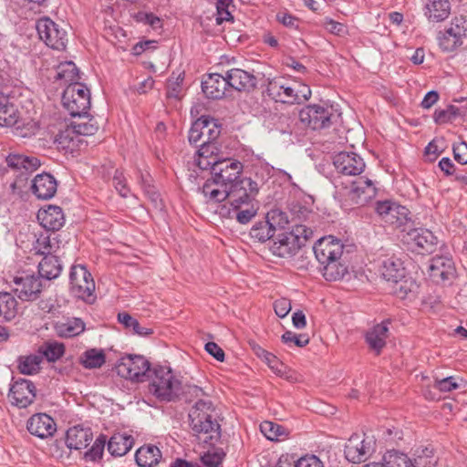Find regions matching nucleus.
Returning a JSON list of instances; mask_svg holds the SVG:
<instances>
[{
  "label": "nucleus",
  "mask_w": 467,
  "mask_h": 467,
  "mask_svg": "<svg viewBox=\"0 0 467 467\" xmlns=\"http://www.w3.org/2000/svg\"><path fill=\"white\" fill-rule=\"evenodd\" d=\"M389 336V327L388 324L382 322L370 328L366 334V341L368 344L369 348L376 352V354H379L381 349L386 345V339Z\"/></svg>",
  "instance_id": "32"
},
{
  "label": "nucleus",
  "mask_w": 467,
  "mask_h": 467,
  "mask_svg": "<svg viewBox=\"0 0 467 467\" xmlns=\"http://www.w3.org/2000/svg\"><path fill=\"white\" fill-rule=\"evenodd\" d=\"M189 417L192 430L200 441L213 446L220 440L221 427L213 417L210 400L200 399L191 410Z\"/></svg>",
  "instance_id": "1"
},
{
  "label": "nucleus",
  "mask_w": 467,
  "mask_h": 467,
  "mask_svg": "<svg viewBox=\"0 0 467 467\" xmlns=\"http://www.w3.org/2000/svg\"><path fill=\"white\" fill-rule=\"evenodd\" d=\"M57 80H63L65 83H78V70L72 61H65L60 63L57 67V75L55 77Z\"/></svg>",
  "instance_id": "46"
},
{
  "label": "nucleus",
  "mask_w": 467,
  "mask_h": 467,
  "mask_svg": "<svg viewBox=\"0 0 467 467\" xmlns=\"http://www.w3.org/2000/svg\"><path fill=\"white\" fill-rule=\"evenodd\" d=\"M462 19H455L443 32H439L438 42L440 47L446 52L455 50L462 44V37L466 36V29Z\"/></svg>",
  "instance_id": "17"
},
{
  "label": "nucleus",
  "mask_w": 467,
  "mask_h": 467,
  "mask_svg": "<svg viewBox=\"0 0 467 467\" xmlns=\"http://www.w3.org/2000/svg\"><path fill=\"white\" fill-rule=\"evenodd\" d=\"M161 452L155 445H144L137 450L135 460L140 467H154L160 462Z\"/></svg>",
  "instance_id": "33"
},
{
  "label": "nucleus",
  "mask_w": 467,
  "mask_h": 467,
  "mask_svg": "<svg viewBox=\"0 0 467 467\" xmlns=\"http://www.w3.org/2000/svg\"><path fill=\"white\" fill-rule=\"evenodd\" d=\"M92 440V432L89 428L79 425L74 426L67 431L66 443L69 449L81 450L86 448Z\"/></svg>",
  "instance_id": "31"
},
{
  "label": "nucleus",
  "mask_w": 467,
  "mask_h": 467,
  "mask_svg": "<svg viewBox=\"0 0 467 467\" xmlns=\"http://www.w3.org/2000/svg\"><path fill=\"white\" fill-rule=\"evenodd\" d=\"M375 450V441L369 437L353 434L345 445V457L353 463L365 462Z\"/></svg>",
  "instance_id": "9"
},
{
  "label": "nucleus",
  "mask_w": 467,
  "mask_h": 467,
  "mask_svg": "<svg viewBox=\"0 0 467 467\" xmlns=\"http://www.w3.org/2000/svg\"><path fill=\"white\" fill-rule=\"evenodd\" d=\"M266 92L276 102L293 104L296 100V89L280 78L268 81Z\"/></svg>",
  "instance_id": "24"
},
{
  "label": "nucleus",
  "mask_w": 467,
  "mask_h": 467,
  "mask_svg": "<svg viewBox=\"0 0 467 467\" xmlns=\"http://www.w3.org/2000/svg\"><path fill=\"white\" fill-rule=\"evenodd\" d=\"M312 235L313 231L310 226L296 223L290 232L278 234L270 246V250L278 257L290 258L305 245Z\"/></svg>",
  "instance_id": "2"
},
{
  "label": "nucleus",
  "mask_w": 467,
  "mask_h": 467,
  "mask_svg": "<svg viewBox=\"0 0 467 467\" xmlns=\"http://www.w3.org/2000/svg\"><path fill=\"white\" fill-rule=\"evenodd\" d=\"M384 467H411L410 458L407 454L397 451H387L383 456Z\"/></svg>",
  "instance_id": "53"
},
{
  "label": "nucleus",
  "mask_w": 467,
  "mask_h": 467,
  "mask_svg": "<svg viewBox=\"0 0 467 467\" xmlns=\"http://www.w3.org/2000/svg\"><path fill=\"white\" fill-rule=\"evenodd\" d=\"M86 117L87 119L78 118V120L71 123L78 137L94 135L99 130L98 122L93 118H89L88 114H86Z\"/></svg>",
  "instance_id": "51"
},
{
  "label": "nucleus",
  "mask_w": 467,
  "mask_h": 467,
  "mask_svg": "<svg viewBox=\"0 0 467 467\" xmlns=\"http://www.w3.org/2000/svg\"><path fill=\"white\" fill-rule=\"evenodd\" d=\"M18 302L8 292H0V322H8L15 319L18 314Z\"/></svg>",
  "instance_id": "35"
},
{
  "label": "nucleus",
  "mask_w": 467,
  "mask_h": 467,
  "mask_svg": "<svg viewBox=\"0 0 467 467\" xmlns=\"http://www.w3.org/2000/svg\"><path fill=\"white\" fill-rule=\"evenodd\" d=\"M37 220L47 231H57L65 223V217L62 209L58 206L49 205L47 209L39 210Z\"/></svg>",
  "instance_id": "27"
},
{
  "label": "nucleus",
  "mask_w": 467,
  "mask_h": 467,
  "mask_svg": "<svg viewBox=\"0 0 467 467\" xmlns=\"http://www.w3.org/2000/svg\"><path fill=\"white\" fill-rule=\"evenodd\" d=\"M54 330L59 337H73L85 330V323L80 318H69L57 322L54 325Z\"/></svg>",
  "instance_id": "34"
},
{
  "label": "nucleus",
  "mask_w": 467,
  "mask_h": 467,
  "mask_svg": "<svg viewBox=\"0 0 467 467\" xmlns=\"http://www.w3.org/2000/svg\"><path fill=\"white\" fill-rule=\"evenodd\" d=\"M202 192L207 202H223L229 196L227 188L222 186L221 183L213 177L204 182Z\"/></svg>",
  "instance_id": "37"
},
{
  "label": "nucleus",
  "mask_w": 467,
  "mask_h": 467,
  "mask_svg": "<svg viewBox=\"0 0 467 467\" xmlns=\"http://www.w3.org/2000/svg\"><path fill=\"white\" fill-rule=\"evenodd\" d=\"M343 250V244L333 236L322 237L313 246V252L320 266L327 262L340 259Z\"/></svg>",
  "instance_id": "15"
},
{
  "label": "nucleus",
  "mask_w": 467,
  "mask_h": 467,
  "mask_svg": "<svg viewBox=\"0 0 467 467\" xmlns=\"http://www.w3.org/2000/svg\"><path fill=\"white\" fill-rule=\"evenodd\" d=\"M14 127V133L21 138H30L34 136L38 130V126L36 125V123L33 121H28L26 123L22 124L18 122Z\"/></svg>",
  "instance_id": "57"
},
{
  "label": "nucleus",
  "mask_w": 467,
  "mask_h": 467,
  "mask_svg": "<svg viewBox=\"0 0 467 467\" xmlns=\"http://www.w3.org/2000/svg\"><path fill=\"white\" fill-rule=\"evenodd\" d=\"M62 104L72 117L87 119L90 108V91L82 83H71L65 88Z\"/></svg>",
  "instance_id": "4"
},
{
  "label": "nucleus",
  "mask_w": 467,
  "mask_h": 467,
  "mask_svg": "<svg viewBox=\"0 0 467 467\" xmlns=\"http://www.w3.org/2000/svg\"><path fill=\"white\" fill-rule=\"evenodd\" d=\"M402 242L418 254H432L438 246L437 237L428 229L413 228L409 224L402 229Z\"/></svg>",
  "instance_id": "5"
},
{
  "label": "nucleus",
  "mask_w": 467,
  "mask_h": 467,
  "mask_svg": "<svg viewBox=\"0 0 467 467\" xmlns=\"http://www.w3.org/2000/svg\"><path fill=\"white\" fill-rule=\"evenodd\" d=\"M183 78L179 75L176 78H171L167 82V97L180 99L182 92V83Z\"/></svg>",
  "instance_id": "61"
},
{
  "label": "nucleus",
  "mask_w": 467,
  "mask_h": 467,
  "mask_svg": "<svg viewBox=\"0 0 467 467\" xmlns=\"http://www.w3.org/2000/svg\"><path fill=\"white\" fill-rule=\"evenodd\" d=\"M323 276L327 281H338L348 274V266L343 262L342 257L331 262H327L320 266Z\"/></svg>",
  "instance_id": "40"
},
{
  "label": "nucleus",
  "mask_w": 467,
  "mask_h": 467,
  "mask_svg": "<svg viewBox=\"0 0 467 467\" xmlns=\"http://www.w3.org/2000/svg\"><path fill=\"white\" fill-rule=\"evenodd\" d=\"M134 440L132 436L115 433L108 442V451L113 456H123L132 448Z\"/></svg>",
  "instance_id": "36"
},
{
  "label": "nucleus",
  "mask_w": 467,
  "mask_h": 467,
  "mask_svg": "<svg viewBox=\"0 0 467 467\" xmlns=\"http://www.w3.org/2000/svg\"><path fill=\"white\" fill-rule=\"evenodd\" d=\"M198 119L203 121L201 126L202 131V137L207 135V140H203L204 142H217V139L221 134V125L218 123V120L211 118L209 116H202Z\"/></svg>",
  "instance_id": "50"
},
{
  "label": "nucleus",
  "mask_w": 467,
  "mask_h": 467,
  "mask_svg": "<svg viewBox=\"0 0 467 467\" xmlns=\"http://www.w3.org/2000/svg\"><path fill=\"white\" fill-rule=\"evenodd\" d=\"M377 189L368 179L358 178L352 182L351 189L348 192V200L352 204L363 206L376 196Z\"/></svg>",
  "instance_id": "21"
},
{
  "label": "nucleus",
  "mask_w": 467,
  "mask_h": 467,
  "mask_svg": "<svg viewBox=\"0 0 467 467\" xmlns=\"http://www.w3.org/2000/svg\"><path fill=\"white\" fill-rule=\"evenodd\" d=\"M19 122V112L6 97L0 93V126L13 127Z\"/></svg>",
  "instance_id": "38"
},
{
  "label": "nucleus",
  "mask_w": 467,
  "mask_h": 467,
  "mask_svg": "<svg viewBox=\"0 0 467 467\" xmlns=\"http://www.w3.org/2000/svg\"><path fill=\"white\" fill-rule=\"evenodd\" d=\"M8 398L12 404L19 408H26L36 398V387L28 379H17L12 384Z\"/></svg>",
  "instance_id": "16"
},
{
  "label": "nucleus",
  "mask_w": 467,
  "mask_h": 467,
  "mask_svg": "<svg viewBox=\"0 0 467 467\" xmlns=\"http://www.w3.org/2000/svg\"><path fill=\"white\" fill-rule=\"evenodd\" d=\"M6 163L12 169L25 170L30 172L40 166V161L36 157L18 153H10L6 157Z\"/></svg>",
  "instance_id": "39"
},
{
  "label": "nucleus",
  "mask_w": 467,
  "mask_h": 467,
  "mask_svg": "<svg viewBox=\"0 0 467 467\" xmlns=\"http://www.w3.org/2000/svg\"><path fill=\"white\" fill-rule=\"evenodd\" d=\"M426 8L429 19L439 22L448 17L451 5L448 0H429Z\"/></svg>",
  "instance_id": "41"
},
{
  "label": "nucleus",
  "mask_w": 467,
  "mask_h": 467,
  "mask_svg": "<svg viewBox=\"0 0 467 467\" xmlns=\"http://www.w3.org/2000/svg\"><path fill=\"white\" fill-rule=\"evenodd\" d=\"M151 383L149 391L161 400L170 401L177 398L182 391V382L171 369L165 367L154 368L151 371Z\"/></svg>",
  "instance_id": "3"
},
{
  "label": "nucleus",
  "mask_w": 467,
  "mask_h": 467,
  "mask_svg": "<svg viewBox=\"0 0 467 467\" xmlns=\"http://www.w3.org/2000/svg\"><path fill=\"white\" fill-rule=\"evenodd\" d=\"M282 341L285 344L294 343L297 347H305L309 343V337L306 335H296L292 331H285L282 335Z\"/></svg>",
  "instance_id": "60"
},
{
  "label": "nucleus",
  "mask_w": 467,
  "mask_h": 467,
  "mask_svg": "<svg viewBox=\"0 0 467 467\" xmlns=\"http://www.w3.org/2000/svg\"><path fill=\"white\" fill-rule=\"evenodd\" d=\"M394 283V293L401 297H406L409 294L416 292L418 288V285L415 281L410 277H404Z\"/></svg>",
  "instance_id": "55"
},
{
  "label": "nucleus",
  "mask_w": 467,
  "mask_h": 467,
  "mask_svg": "<svg viewBox=\"0 0 467 467\" xmlns=\"http://www.w3.org/2000/svg\"><path fill=\"white\" fill-rule=\"evenodd\" d=\"M65 353V346L63 343L57 341L46 342L39 348L38 355L45 357L47 361L55 362L59 359Z\"/></svg>",
  "instance_id": "48"
},
{
  "label": "nucleus",
  "mask_w": 467,
  "mask_h": 467,
  "mask_svg": "<svg viewBox=\"0 0 467 467\" xmlns=\"http://www.w3.org/2000/svg\"><path fill=\"white\" fill-rule=\"evenodd\" d=\"M118 321L135 335L148 337L153 333L151 328L141 327L137 319L126 312L118 314Z\"/></svg>",
  "instance_id": "47"
},
{
  "label": "nucleus",
  "mask_w": 467,
  "mask_h": 467,
  "mask_svg": "<svg viewBox=\"0 0 467 467\" xmlns=\"http://www.w3.org/2000/svg\"><path fill=\"white\" fill-rule=\"evenodd\" d=\"M57 183L49 173L36 175L32 181V192L38 198L48 200L57 192Z\"/></svg>",
  "instance_id": "28"
},
{
  "label": "nucleus",
  "mask_w": 467,
  "mask_h": 467,
  "mask_svg": "<svg viewBox=\"0 0 467 467\" xmlns=\"http://www.w3.org/2000/svg\"><path fill=\"white\" fill-rule=\"evenodd\" d=\"M220 147L217 142H202L197 150L196 165L201 170H208L214 163L219 162Z\"/></svg>",
  "instance_id": "29"
},
{
  "label": "nucleus",
  "mask_w": 467,
  "mask_h": 467,
  "mask_svg": "<svg viewBox=\"0 0 467 467\" xmlns=\"http://www.w3.org/2000/svg\"><path fill=\"white\" fill-rule=\"evenodd\" d=\"M228 80L226 74L224 76L220 74H210L202 82V89L204 95L212 99H220L223 98L227 89Z\"/></svg>",
  "instance_id": "26"
},
{
  "label": "nucleus",
  "mask_w": 467,
  "mask_h": 467,
  "mask_svg": "<svg viewBox=\"0 0 467 467\" xmlns=\"http://www.w3.org/2000/svg\"><path fill=\"white\" fill-rule=\"evenodd\" d=\"M15 293L21 300H35L41 292L42 283L34 275H16L13 278Z\"/></svg>",
  "instance_id": "19"
},
{
  "label": "nucleus",
  "mask_w": 467,
  "mask_h": 467,
  "mask_svg": "<svg viewBox=\"0 0 467 467\" xmlns=\"http://www.w3.org/2000/svg\"><path fill=\"white\" fill-rule=\"evenodd\" d=\"M202 123H203L201 119H196L193 124L192 125L190 130H189V136L188 140L191 144L193 145H199L202 144V128L203 126H201Z\"/></svg>",
  "instance_id": "62"
},
{
  "label": "nucleus",
  "mask_w": 467,
  "mask_h": 467,
  "mask_svg": "<svg viewBox=\"0 0 467 467\" xmlns=\"http://www.w3.org/2000/svg\"><path fill=\"white\" fill-rule=\"evenodd\" d=\"M150 362L140 355H127L122 357L116 365V371L121 378L144 381L150 377Z\"/></svg>",
  "instance_id": "6"
},
{
  "label": "nucleus",
  "mask_w": 467,
  "mask_h": 467,
  "mask_svg": "<svg viewBox=\"0 0 467 467\" xmlns=\"http://www.w3.org/2000/svg\"><path fill=\"white\" fill-rule=\"evenodd\" d=\"M36 28L39 38L45 44L56 50H64L68 37L66 29L55 23L49 17H42L36 21Z\"/></svg>",
  "instance_id": "7"
},
{
  "label": "nucleus",
  "mask_w": 467,
  "mask_h": 467,
  "mask_svg": "<svg viewBox=\"0 0 467 467\" xmlns=\"http://www.w3.org/2000/svg\"><path fill=\"white\" fill-rule=\"evenodd\" d=\"M210 169L213 178L225 188L231 187L235 182L242 179L240 175L243 171V164L237 160L223 159L214 163Z\"/></svg>",
  "instance_id": "10"
},
{
  "label": "nucleus",
  "mask_w": 467,
  "mask_h": 467,
  "mask_svg": "<svg viewBox=\"0 0 467 467\" xmlns=\"http://www.w3.org/2000/svg\"><path fill=\"white\" fill-rule=\"evenodd\" d=\"M26 428L32 435L41 439L51 437L57 430L54 420L46 413L33 415L28 420Z\"/></svg>",
  "instance_id": "23"
},
{
  "label": "nucleus",
  "mask_w": 467,
  "mask_h": 467,
  "mask_svg": "<svg viewBox=\"0 0 467 467\" xmlns=\"http://www.w3.org/2000/svg\"><path fill=\"white\" fill-rule=\"evenodd\" d=\"M79 361L86 368H98L105 363L106 357L103 350L91 348L80 356Z\"/></svg>",
  "instance_id": "45"
},
{
  "label": "nucleus",
  "mask_w": 467,
  "mask_h": 467,
  "mask_svg": "<svg viewBox=\"0 0 467 467\" xmlns=\"http://www.w3.org/2000/svg\"><path fill=\"white\" fill-rule=\"evenodd\" d=\"M333 163L336 170L343 175H358L365 169L363 159L355 152L341 151L334 156Z\"/></svg>",
  "instance_id": "18"
},
{
  "label": "nucleus",
  "mask_w": 467,
  "mask_h": 467,
  "mask_svg": "<svg viewBox=\"0 0 467 467\" xmlns=\"http://www.w3.org/2000/svg\"><path fill=\"white\" fill-rule=\"evenodd\" d=\"M41 362L42 356L38 354L20 356L17 359V368L22 374L34 375L39 372Z\"/></svg>",
  "instance_id": "42"
},
{
  "label": "nucleus",
  "mask_w": 467,
  "mask_h": 467,
  "mask_svg": "<svg viewBox=\"0 0 467 467\" xmlns=\"http://www.w3.org/2000/svg\"><path fill=\"white\" fill-rule=\"evenodd\" d=\"M42 243L45 244V246L43 249L39 248L38 253L46 255L38 264V273L41 277L52 280L59 276L62 271V265L57 256L50 254L48 238H44Z\"/></svg>",
  "instance_id": "20"
},
{
  "label": "nucleus",
  "mask_w": 467,
  "mask_h": 467,
  "mask_svg": "<svg viewBox=\"0 0 467 467\" xmlns=\"http://www.w3.org/2000/svg\"><path fill=\"white\" fill-rule=\"evenodd\" d=\"M224 455L222 449L213 448L202 456V462L206 467H219Z\"/></svg>",
  "instance_id": "56"
},
{
  "label": "nucleus",
  "mask_w": 467,
  "mask_h": 467,
  "mask_svg": "<svg viewBox=\"0 0 467 467\" xmlns=\"http://www.w3.org/2000/svg\"><path fill=\"white\" fill-rule=\"evenodd\" d=\"M228 86L238 91H250L256 86V78L250 72L241 68L226 71Z\"/></svg>",
  "instance_id": "25"
},
{
  "label": "nucleus",
  "mask_w": 467,
  "mask_h": 467,
  "mask_svg": "<svg viewBox=\"0 0 467 467\" xmlns=\"http://www.w3.org/2000/svg\"><path fill=\"white\" fill-rule=\"evenodd\" d=\"M254 350L260 358L265 361L275 374L279 376L284 375L285 367L275 355L262 348L260 346L254 347Z\"/></svg>",
  "instance_id": "52"
},
{
  "label": "nucleus",
  "mask_w": 467,
  "mask_h": 467,
  "mask_svg": "<svg viewBox=\"0 0 467 467\" xmlns=\"http://www.w3.org/2000/svg\"><path fill=\"white\" fill-rule=\"evenodd\" d=\"M266 219L267 221L274 223L275 230L276 228L283 229L286 224H288L286 214L281 211H271L267 213Z\"/></svg>",
  "instance_id": "63"
},
{
  "label": "nucleus",
  "mask_w": 467,
  "mask_h": 467,
  "mask_svg": "<svg viewBox=\"0 0 467 467\" xmlns=\"http://www.w3.org/2000/svg\"><path fill=\"white\" fill-rule=\"evenodd\" d=\"M466 109L463 107H457L454 105H449L446 109H436L434 112V121L438 124L447 123L452 121L457 117L464 116Z\"/></svg>",
  "instance_id": "49"
},
{
  "label": "nucleus",
  "mask_w": 467,
  "mask_h": 467,
  "mask_svg": "<svg viewBox=\"0 0 467 467\" xmlns=\"http://www.w3.org/2000/svg\"><path fill=\"white\" fill-rule=\"evenodd\" d=\"M55 144L58 150L73 153L80 150L82 140L70 125L56 136Z\"/></svg>",
  "instance_id": "30"
},
{
  "label": "nucleus",
  "mask_w": 467,
  "mask_h": 467,
  "mask_svg": "<svg viewBox=\"0 0 467 467\" xmlns=\"http://www.w3.org/2000/svg\"><path fill=\"white\" fill-rule=\"evenodd\" d=\"M379 271L389 282H397L404 278L406 274L402 261L395 255H385L379 258Z\"/></svg>",
  "instance_id": "22"
},
{
  "label": "nucleus",
  "mask_w": 467,
  "mask_h": 467,
  "mask_svg": "<svg viewBox=\"0 0 467 467\" xmlns=\"http://www.w3.org/2000/svg\"><path fill=\"white\" fill-rule=\"evenodd\" d=\"M429 277L436 284L451 282L456 276L454 263L448 256H435L431 258L428 265Z\"/></svg>",
  "instance_id": "13"
},
{
  "label": "nucleus",
  "mask_w": 467,
  "mask_h": 467,
  "mask_svg": "<svg viewBox=\"0 0 467 467\" xmlns=\"http://www.w3.org/2000/svg\"><path fill=\"white\" fill-rule=\"evenodd\" d=\"M229 199L234 209H239L243 204L249 205L252 199L258 192L257 183L250 178H242L231 187L228 186Z\"/></svg>",
  "instance_id": "12"
},
{
  "label": "nucleus",
  "mask_w": 467,
  "mask_h": 467,
  "mask_svg": "<svg viewBox=\"0 0 467 467\" xmlns=\"http://www.w3.org/2000/svg\"><path fill=\"white\" fill-rule=\"evenodd\" d=\"M70 290L81 299L89 297L95 290L91 274L83 265H73L69 274Z\"/></svg>",
  "instance_id": "11"
},
{
  "label": "nucleus",
  "mask_w": 467,
  "mask_h": 467,
  "mask_svg": "<svg viewBox=\"0 0 467 467\" xmlns=\"http://www.w3.org/2000/svg\"><path fill=\"white\" fill-rule=\"evenodd\" d=\"M294 467H324L323 462L315 455L304 456L298 459Z\"/></svg>",
  "instance_id": "64"
},
{
  "label": "nucleus",
  "mask_w": 467,
  "mask_h": 467,
  "mask_svg": "<svg viewBox=\"0 0 467 467\" xmlns=\"http://www.w3.org/2000/svg\"><path fill=\"white\" fill-rule=\"evenodd\" d=\"M376 212L384 223L395 228H407L412 224L410 217V211L402 205L390 201L378 202L376 203Z\"/></svg>",
  "instance_id": "8"
},
{
  "label": "nucleus",
  "mask_w": 467,
  "mask_h": 467,
  "mask_svg": "<svg viewBox=\"0 0 467 467\" xmlns=\"http://www.w3.org/2000/svg\"><path fill=\"white\" fill-rule=\"evenodd\" d=\"M260 431L270 441H278L287 435L283 426L268 420L260 424Z\"/></svg>",
  "instance_id": "54"
},
{
  "label": "nucleus",
  "mask_w": 467,
  "mask_h": 467,
  "mask_svg": "<svg viewBox=\"0 0 467 467\" xmlns=\"http://www.w3.org/2000/svg\"><path fill=\"white\" fill-rule=\"evenodd\" d=\"M332 112L329 109L308 105L299 111V119L306 127L316 130L328 128L331 124Z\"/></svg>",
  "instance_id": "14"
},
{
  "label": "nucleus",
  "mask_w": 467,
  "mask_h": 467,
  "mask_svg": "<svg viewBox=\"0 0 467 467\" xmlns=\"http://www.w3.org/2000/svg\"><path fill=\"white\" fill-rule=\"evenodd\" d=\"M232 4V0H216V23L221 25L224 21H230L233 19L232 15L228 11L229 5Z\"/></svg>",
  "instance_id": "58"
},
{
  "label": "nucleus",
  "mask_w": 467,
  "mask_h": 467,
  "mask_svg": "<svg viewBox=\"0 0 467 467\" xmlns=\"http://www.w3.org/2000/svg\"><path fill=\"white\" fill-rule=\"evenodd\" d=\"M411 467H435L437 459L434 456L433 450L428 447L418 448L410 458Z\"/></svg>",
  "instance_id": "43"
},
{
  "label": "nucleus",
  "mask_w": 467,
  "mask_h": 467,
  "mask_svg": "<svg viewBox=\"0 0 467 467\" xmlns=\"http://www.w3.org/2000/svg\"><path fill=\"white\" fill-rule=\"evenodd\" d=\"M292 220L297 221L295 224H302V222H306L311 216L315 214L307 209L306 207L301 204H295L291 208Z\"/></svg>",
  "instance_id": "59"
},
{
  "label": "nucleus",
  "mask_w": 467,
  "mask_h": 467,
  "mask_svg": "<svg viewBox=\"0 0 467 467\" xmlns=\"http://www.w3.org/2000/svg\"><path fill=\"white\" fill-rule=\"evenodd\" d=\"M275 235V225L271 221H260L256 223L250 230V236L264 243Z\"/></svg>",
  "instance_id": "44"
}]
</instances>
